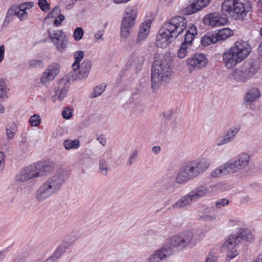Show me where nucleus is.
<instances>
[{
    "label": "nucleus",
    "instance_id": "1",
    "mask_svg": "<svg viewBox=\"0 0 262 262\" xmlns=\"http://www.w3.org/2000/svg\"><path fill=\"white\" fill-rule=\"evenodd\" d=\"M187 23L186 18L182 16H175L165 23L157 35L155 42L156 46L166 48L186 29Z\"/></svg>",
    "mask_w": 262,
    "mask_h": 262
},
{
    "label": "nucleus",
    "instance_id": "2",
    "mask_svg": "<svg viewBox=\"0 0 262 262\" xmlns=\"http://www.w3.org/2000/svg\"><path fill=\"white\" fill-rule=\"evenodd\" d=\"M194 234L191 231L180 232L172 236L170 242L165 244L163 247L157 250L149 257V262L159 261L164 258L172 254L174 248L183 249L188 245H194Z\"/></svg>",
    "mask_w": 262,
    "mask_h": 262
},
{
    "label": "nucleus",
    "instance_id": "3",
    "mask_svg": "<svg viewBox=\"0 0 262 262\" xmlns=\"http://www.w3.org/2000/svg\"><path fill=\"white\" fill-rule=\"evenodd\" d=\"M210 165L209 160L206 158L190 161L180 168L176 181L178 184H185L205 172Z\"/></svg>",
    "mask_w": 262,
    "mask_h": 262
},
{
    "label": "nucleus",
    "instance_id": "4",
    "mask_svg": "<svg viewBox=\"0 0 262 262\" xmlns=\"http://www.w3.org/2000/svg\"><path fill=\"white\" fill-rule=\"evenodd\" d=\"M210 165L209 160L206 158L190 161L180 168L176 181L178 184H185L205 172Z\"/></svg>",
    "mask_w": 262,
    "mask_h": 262
},
{
    "label": "nucleus",
    "instance_id": "5",
    "mask_svg": "<svg viewBox=\"0 0 262 262\" xmlns=\"http://www.w3.org/2000/svg\"><path fill=\"white\" fill-rule=\"evenodd\" d=\"M68 179L66 172H60L50 178L42 184L37 190L35 198L38 201H43L57 193Z\"/></svg>",
    "mask_w": 262,
    "mask_h": 262
},
{
    "label": "nucleus",
    "instance_id": "6",
    "mask_svg": "<svg viewBox=\"0 0 262 262\" xmlns=\"http://www.w3.org/2000/svg\"><path fill=\"white\" fill-rule=\"evenodd\" d=\"M55 164L52 162H40L25 168L15 176L18 182L28 181L31 179L47 176L54 169Z\"/></svg>",
    "mask_w": 262,
    "mask_h": 262
},
{
    "label": "nucleus",
    "instance_id": "7",
    "mask_svg": "<svg viewBox=\"0 0 262 262\" xmlns=\"http://www.w3.org/2000/svg\"><path fill=\"white\" fill-rule=\"evenodd\" d=\"M252 10L249 0H225L222 5V13H225L236 20H243Z\"/></svg>",
    "mask_w": 262,
    "mask_h": 262
},
{
    "label": "nucleus",
    "instance_id": "8",
    "mask_svg": "<svg viewBox=\"0 0 262 262\" xmlns=\"http://www.w3.org/2000/svg\"><path fill=\"white\" fill-rule=\"evenodd\" d=\"M171 70L166 60H155L152 67L151 82L154 90L163 82L167 83L171 79Z\"/></svg>",
    "mask_w": 262,
    "mask_h": 262
},
{
    "label": "nucleus",
    "instance_id": "9",
    "mask_svg": "<svg viewBox=\"0 0 262 262\" xmlns=\"http://www.w3.org/2000/svg\"><path fill=\"white\" fill-rule=\"evenodd\" d=\"M210 192L209 188L207 186L200 185L173 203L172 205V208L179 209L189 206L193 202L206 196Z\"/></svg>",
    "mask_w": 262,
    "mask_h": 262
},
{
    "label": "nucleus",
    "instance_id": "10",
    "mask_svg": "<svg viewBox=\"0 0 262 262\" xmlns=\"http://www.w3.org/2000/svg\"><path fill=\"white\" fill-rule=\"evenodd\" d=\"M250 161V155L246 152H241L233 161L226 162L227 169L231 173H236L247 167Z\"/></svg>",
    "mask_w": 262,
    "mask_h": 262
},
{
    "label": "nucleus",
    "instance_id": "11",
    "mask_svg": "<svg viewBox=\"0 0 262 262\" xmlns=\"http://www.w3.org/2000/svg\"><path fill=\"white\" fill-rule=\"evenodd\" d=\"M125 13L121 24L120 35L121 37L126 38L129 36L131 28L135 25L137 12L134 9L128 8L126 9Z\"/></svg>",
    "mask_w": 262,
    "mask_h": 262
},
{
    "label": "nucleus",
    "instance_id": "12",
    "mask_svg": "<svg viewBox=\"0 0 262 262\" xmlns=\"http://www.w3.org/2000/svg\"><path fill=\"white\" fill-rule=\"evenodd\" d=\"M243 240L251 242L253 240V236L248 229H241L237 234H231L224 243V246L229 248L236 246Z\"/></svg>",
    "mask_w": 262,
    "mask_h": 262
},
{
    "label": "nucleus",
    "instance_id": "13",
    "mask_svg": "<svg viewBox=\"0 0 262 262\" xmlns=\"http://www.w3.org/2000/svg\"><path fill=\"white\" fill-rule=\"evenodd\" d=\"M49 37L59 52H63L67 47L68 40L64 32L61 30H48Z\"/></svg>",
    "mask_w": 262,
    "mask_h": 262
},
{
    "label": "nucleus",
    "instance_id": "14",
    "mask_svg": "<svg viewBox=\"0 0 262 262\" xmlns=\"http://www.w3.org/2000/svg\"><path fill=\"white\" fill-rule=\"evenodd\" d=\"M228 21V16L225 13L221 14L220 12L208 14L205 16L203 22L206 26L217 27L223 26Z\"/></svg>",
    "mask_w": 262,
    "mask_h": 262
},
{
    "label": "nucleus",
    "instance_id": "15",
    "mask_svg": "<svg viewBox=\"0 0 262 262\" xmlns=\"http://www.w3.org/2000/svg\"><path fill=\"white\" fill-rule=\"evenodd\" d=\"M242 128V124L236 123L231 126L225 132V134L219 138L216 141V145L221 146L233 142Z\"/></svg>",
    "mask_w": 262,
    "mask_h": 262
},
{
    "label": "nucleus",
    "instance_id": "16",
    "mask_svg": "<svg viewBox=\"0 0 262 262\" xmlns=\"http://www.w3.org/2000/svg\"><path fill=\"white\" fill-rule=\"evenodd\" d=\"M260 96V92L258 88L253 87L250 89L244 96L243 104L251 110H255L256 106L254 102Z\"/></svg>",
    "mask_w": 262,
    "mask_h": 262
},
{
    "label": "nucleus",
    "instance_id": "17",
    "mask_svg": "<svg viewBox=\"0 0 262 262\" xmlns=\"http://www.w3.org/2000/svg\"><path fill=\"white\" fill-rule=\"evenodd\" d=\"M232 48L236 52L239 59H241L243 61L251 53V48L250 44L248 41L242 40H237L234 47Z\"/></svg>",
    "mask_w": 262,
    "mask_h": 262
},
{
    "label": "nucleus",
    "instance_id": "18",
    "mask_svg": "<svg viewBox=\"0 0 262 262\" xmlns=\"http://www.w3.org/2000/svg\"><path fill=\"white\" fill-rule=\"evenodd\" d=\"M236 52L231 47L226 50L223 55V60L228 69H232L242 60L238 58Z\"/></svg>",
    "mask_w": 262,
    "mask_h": 262
},
{
    "label": "nucleus",
    "instance_id": "19",
    "mask_svg": "<svg viewBox=\"0 0 262 262\" xmlns=\"http://www.w3.org/2000/svg\"><path fill=\"white\" fill-rule=\"evenodd\" d=\"M208 62L206 55L197 53L187 60V63L190 68L199 70L205 67Z\"/></svg>",
    "mask_w": 262,
    "mask_h": 262
},
{
    "label": "nucleus",
    "instance_id": "20",
    "mask_svg": "<svg viewBox=\"0 0 262 262\" xmlns=\"http://www.w3.org/2000/svg\"><path fill=\"white\" fill-rule=\"evenodd\" d=\"M241 68L249 79L257 73L258 69L256 62L253 60L246 61Z\"/></svg>",
    "mask_w": 262,
    "mask_h": 262
},
{
    "label": "nucleus",
    "instance_id": "21",
    "mask_svg": "<svg viewBox=\"0 0 262 262\" xmlns=\"http://www.w3.org/2000/svg\"><path fill=\"white\" fill-rule=\"evenodd\" d=\"M204 1L193 0L191 4L186 9V13L188 15L193 14L200 11L203 8L207 6Z\"/></svg>",
    "mask_w": 262,
    "mask_h": 262
},
{
    "label": "nucleus",
    "instance_id": "22",
    "mask_svg": "<svg viewBox=\"0 0 262 262\" xmlns=\"http://www.w3.org/2000/svg\"><path fill=\"white\" fill-rule=\"evenodd\" d=\"M91 67L92 63L90 60H84L81 64L79 63V68L77 69L79 70L78 77L80 79L87 77Z\"/></svg>",
    "mask_w": 262,
    "mask_h": 262
},
{
    "label": "nucleus",
    "instance_id": "23",
    "mask_svg": "<svg viewBox=\"0 0 262 262\" xmlns=\"http://www.w3.org/2000/svg\"><path fill=\"white\" fill-rule=\"evenodd\" d=\"M69 90V86L66 83L64 80H61L59 82V85L54 89V92L58 95L57 99L59 101H62L67 95Z\"/></svg>",
    "mask_w": 262,
    "mask_h": 262
},
{
    "label": "nucleus",
    "instance_id": "24",
    "mask_svg": "<svg viewBox=\"0 0 262 262\" xmlns=\"http://www.w3.org/2000/svg\"><path fill=\"white\" fill-rule=\"evenodd\" d=\"M150 27V24L148 22L145 21L142 24L140 27V31L138 32V39L136 41L137 44L141 45V41L147 37Z\"/></svg>",
    "mask_w": 262,
    "mask_h": 262
},
{
    "label": "nucleus",
    "instance_id": "25",
    "mask_svg": "<svg viewBox=\"0 0 262 262\" xmlns=\"http://www.w3.org/2000/svg\"><path fill=\"white\" fill-rule=\"evenodd\" d=\"M144 62V57L136 54H133L129 56L127 64L129 66H134L136 69L140 70Z\"/></svg>",
    "mask_w": 262,
    "mask_h": 262
},
{
    "label": "nucleus",
    "instance_id": "26",
    "mask_svg": "<svg viewBox=\"0 0 262 262\" xmlns=\"http://www.w3.org/2000/svg\"><path fill=\"white\" fill-rule=\"evenodd\" d=\"M70 245V244L67 242H63L54 252L53 255L50 257V258L47 259L44 262H53L56 259H58L63 253L66 251L67 248Z\"/></svg>",
    "mask_w": 262,
    "mask_h": 262
},
{
    "label": "nucleus",
    "instance_id": "27",
    "mask_svg": "<svg viewBox=\"0 0 262 262\" xmlns=\"http://www.w3.org/2000/svg\"><path fill=\"white\" fill-rule=\"evenodd\" d=\"M196 35V27L194 25H192L186 30L184 40L182 43L188 46L191 45L195 36Z\"/></svg>",
    "mask_w": 262,
    "mask_h": 262
},
{
    "label": "nucleus",
    "instance_id": "28",
    "mask_svg": "<svg viewBox=\"0 0 262 262\" xmlns=\"http://www.w3.org/2000/svg\"><path fill=\"white\" fill-rule=\"evenodd\" d=\"M217 41L224 40L233 34L232 31L229 28H224L214 32Z\"/></svg>",
    "mask_w": 262,
    "mask_h": 262
},
{
    "label": "nucleus",
    "instance_id": "29",
    "mask_svg": "<svg viewBox=\"0 0 262 262\" xmlns=\"http://www.w3.org/2000/svg\"><path fill=\"white\" fill-rule=\"evenodd\" d=\"M227 163H225L223 165L220 166L219 167L214 169L210 173L212 178H216L221 177L222 176L231 174L229 170L227 169Z\"/></svg>",
    "mask_w": 262,
    "mask_h": 262
},
{
    "label": "nucleus",
    "instance_id": "30",
    "mask_svg": "<svg viewBox=\"0 0 262 262\" xmlns=\"http://www.w3.org/2000/svg\"><path fill=\"white\" fill-rule=\"evenodd\" d=\"M34 4L33 2H29L21 3L18 5H13L9 8V12L11 13H12V12H15L17 10L26 11L27 10L32 8L34 6Z\"/></svg>",
    "mask_w": 262,
    "mask_h": 262
},
{
    "label": "nucleus",
    "instance_id": "31",
    "mask_svg": "<svg viewBox=\"0 0 262 262\" xmlns=\"http://www.w3.org/2000/svg\"><path fill=\"white\" fill-rule=\"evenodd\" d=\"M233 77L235 80L239 82H244L249 79L242 68L234 71Z\"/></svg>",
    "mask_w": 262,
    "mask_h": 262
},
{
    "label": "nucleus",
    "instance_id": "32",
    "mask_svg": "<svg viewBox=\"0 0 262 262\" xmlns=\"http://www.w3.org/2000/svg\"><path fill=\"white\" fill-rule=\"evenodd\" d=\"M214 33H208L205 34L201 39V42L203 46H207L217 41Z\"/></svg>",
    "mask_w": 262,
    "mask_h": 262
},
{
    "label": "nucleus",
    "instance_id": "33",
    "mask_svg": "<svg viewBox=\"0 0 262 262\" xmlns=\"http://www.w3.org/2000/svg\"><path fill=\"white\" fill-rule=\"evenodd\" d=\"M63 145L67 150H70L71 149L78 148L80 144L79 140L76 139L72 140L70 139H67L64 141Z\"/></svg>",
    "mask_w": 262,
    "mask_h": 262
},
{
    "label": "nucleus",
    "instance_id": "34",
    "mask_svg": "<svg viewBox=\"0 0 262 262\" xmlns=\"http://www.w3.org/2000/svg\"><path fill=\"white\" fill-rule=\"evenodd\" d=\"M13 13H10L9 9L8 10L7 14L6 19H9V17L11 16L16 15L20 20H26L28 16V13L25 11L18 10H16Z\"/></svg>",
    "mask_w": 262,
    "mask_h": 262
},
{
    "label": "nucleus",
    "instance_id": "35",
    "mask_svg": "<svg viewBox=\"0 0 262 262\" xmlns=\"http://www.w3.org/2000/svg\"><path fill=\"white\" fill-rule=\"evenodd\" d=\"M109 167L108 162L104 159H101L99 163V171L103 176L107 175Z\"/></svg>",
    "mask_w": 262,
    "mask_h": 262
},
{
    "label": "nucleus",
    "instance_id": "36",
    "mask_svg": "<svg viewBox=\"0 0 262 262\" xmlns=\"http://www.w3.org/2000/svg\"><path fill=\"white\" fill-rule=\"evenodd\" d=\"M75 60L72 64V68L74 71H76L79 68V63L81 60L83 58L84 53L82 51H78L74 55Z\"/></svg>",
    "mask_w": 262,
    "mask_h": 262
},
{
    "label": "nucleus",
    "instance_id": "37",
    "mask_svg": "<svg viewBox=\"0 0 262 262\" xmlns=\"http://www.w3.org/2000/svg\"><path fill=\"white\" fill-rule=\"evenodd\" d=\"M138 151L136 149L134 150L129 155L127 161V165L130 166L135 163L138 159Z\"/></svg>",
    "mask_w": 262,
    "mask_h": 262
},
{
    "label": "nucleus",
    "instance_id": "38",
    "mask_svg": "<svg viewBox=\"0 0 262 262\" xmlns=\"http://www.w3.org/2000/svg\"><path fill=\"white\" fill-rule=\"evenodd\" d=\"M106 87V85H100L96 86L94 89L93 93L91 94V97L94 98L101 95L105 91Z\"/></svg>",
    "mask_w": 262,
    "mask_h": 262
},
{
    "label": "nucleus",
    "instance_id": "39",
    "mask_svg": "<svg viewBox=\"0 0 262 262\" xmlns=\"http://www.w3.org/2000/svg\"><path fill=\"white\" fill-rule=\"evenodd\" d=\"M173 183V182L171 178L168 177L165 178L163 182V184L160 191L162 192L163 190L170 189L172 187Z\"/></svg>",
    "mask_w": 262,
    "mask_h": 262
},
{
    "label": "nucleus",
    "instance_id": "40",
    "mask_svg": "<svg viewBox=\"0 0 262 262\" xmlns=\"http://www.w3.org/2000/svg\"><path fill=\"white\" fill-rule=\"evenodd\" d=\"M29 123L32 126H38L41 122L40 116L37 114H34L29 119Z\"/></svg>",
    "mask_w": 262,
    "mask_h": 262
},
{
    "label": "nucleus",
    "instance_id": "41",
    "mask_svg": "<svg viewBox=\"0 0 262 262\" xmlns=\"http://www.w3.org/2000/svg\"><path fill=\"white\" fill-rule=\"evenodd\" d=\"M46 71L48 72L50 75H51L52 76L55 78L59 73L58 65L55 64H51Z\"/></svg>",
    "mask_w": 262,
    "mask_h": 262
},
{
    "label": "nucleus",
    "instance_id": "42",
    "mask_svg": "<svg viewBox=\"0 0 262 262\" xmlns=\"http://www.w3.org/2000/svg\"><path fill=\"white\" fill-rule=\"evenodd\" d=\"M216 215L213 212L205 213L200 216V218L205 221H212L215 220Z\"/></svg>",
    "mask_w": 262,
    "mask_h": 262
},
{
    "label": "nucleus",
    "instance_id": "43",
    "mask_svg": "<svg viewBox=\"0 0 262 262\" xmlns=\"http://www.w3.org/2000/svg\"><path fill=\"white\" fill-rule=\"evenodd\" d=\"M188 47V45L182 43L181 47L178 52V55L180 58H183L186 56L187 53Z\"/></svg>",
    "mask_w": 262,
    "mask_h": 262
},
{
    "label": "nucleus",
    "instance_id": "44",
    "mask_svg": "<svg viewBox=\"0 0 262 262\" xmlns=\"http://www.w3.org/2000/svg\"><path fill=\"white\" fill-rule=\"evenodd\" d=\"M38 6L40 9L45 12H47L50 10V4L46 0H39L38 2Z\"/></svg>",
    "mask_w": 262,
    "mask_h": 262
},
{
    "label": "nucleus",
    "instance_id": "45",
    "mask_svg": "<svg viewBox=\"0 0 262 262\" xmlns=\"http://www.w3.org/2000/svg\"><path fill=\"white\" fill-rule=\"evenodd\" d=\"M16 132V125L14 123L11 124L9 128L6 129V133L8 138L10 139H12Z\"/></svg>",
    "mask_w": 262,
    "mask_h": 262
},
{
    "label": "nucleus",
    "instance_id": "46",
    "mask_svg": "<svg viewBox=\"0 0 262 262\" xmlns=\"http://www.w3.org/2000/svg\"><path fill=\"white\" fill-rule=\"evenodd\" d=\"M54 78L51 76L48 72L45 71L42 75L40 78V82L42 83L46 84L47 82L53 80Z\"/></svg>",
    "mask_w": 262,
    "mask_h": 262
},
{
    "label": "nucleus",
    "instance_id": "47",
    "mask_svg": "<svg viewBox=\"0 0 262 262\" xmlns=\"http://www.w3.org/2000/svg\"><path fill=\"white\" fill-rule=\"evenodd\" d=\"M74 37L76 40L81 39L83 35V31L81 27H77L74 32Z\"/></svg>",
    "mask_w": 262,
    "mask_h": 262
},
{
    "label": "nucleus",
    "instance_id": "48",
    "mask_svg": "<svg viewBox=\"0 0 262 262\" xmlns=\"http://www.w3.org/2000/svg\"><path fill=\"white\" fill-rule=\"evenodd\" d=\"M226 247L229 249L228 253H227V259H228V260H230L238 255V252H237V250L234 249L235 247H234L232 248H229L227 246H226Z\"/></svg>",
    "mask_w": 262,
    "mask_h": 262
},
{
    "label": "nucleus",
    "instance_id": "49",
    "mask_svg": "<svg viewBox=\"0 0 262 262\" xmlns=\"http://www.w3.org/2000/svg\"><path fill=\"white\" fill-rule=\"evenodd\" d=\"M60 9L58 6L55 7L53 10L49 13L48 15L49 17H55L59 14Z\"/></svg>",
    "mask_w": 262,
    "mask_h": 262
},
{
    "label": "nucleus",
    "instance_id": "50",
    "mask_svg": "<svg viewBox=\"0 0 262 262\" xmlns=\"http://www.w3.org/2000/svg\"><path fill=\"white\" fill-rule=\"evenodd\" d=\"M72 115V111L68 107H67L62 112V117L66 119H70V118H71Z\"/></svg>",
    "mask_w": 262,
    "mask_h": 262
},
{
    "label": "nucleus",
    "instance_id": "51",
    "mask_svg": "<svg viewBox=\"0 0 262 262\" xmlns=\"http://www.w3.org/2000/svg\"><path fill=\"white\" fill-rule=\"evenodd\" d=\"M229 204L228 200L222 199L215 202V205L217 208H221L222 206H225Z\"/></svg>",
    "mask_w": 262,
    "mask_h": 262
},
{
    "label": "nucleus",
    "instance_id": "52",
    "mask_svg": "<svg viewBox=\"0 0 262 262\" xmlns=\"http://www.w3.org/2000/svg\"><path fill=\"white\" fill-rule=\"evenodd\" d=\"M41 64V61L40 60L32 59L29 62V64L31 68H36L40 66Z\"/></svg>",
    "mask_w": 262,
    "mask_h": 262
},
{
    "label": "nucleus",
    "instance_id": "53",
    "mask_svg": "<svg viewBox=\"0 0 262 262\" xmlns=\"http://www.w3.org/2000/svg\"><path fill=\"white\" fill-rule=\"evenodd\" d=\"M104 33V30H98L94 35V37L96 39L103 40L102 36Z\"/></svg>",
    "mask_w": 262,
    "mask_h": 262
},
{
    "label": "nucleus",
    "instance_id": "54",
    "mask_svg": "<svg viewBox=\"0 0 262 262\" xmlns=\"http://www.w3.org/2000/svg\"><path fill=\"white\" fill-rule=\"evenodd\" d=\"M205 262H216V258L212 252H210L209 253Z\"/></svg>",
    "mask_w": 262,
    "mask_h": 262
},
{
    "label": "nucleus",
    "instance_id": "55",
    "mask_svg": "<svg viewBox=\"0 0 262 262\" xmlns=\"http://www.w3.org/2000/svg\"><path fill=\"white\" fill-rule=\"evenodd\" d=\"M173 116V112L171 111H168L163 114L164 118L166 119H170Z\"/></svg>",
    "mask_w": 262,
    "mask_h": 262
},
{
    "label": "nucleus",
    "instance_id": "56",
    "mask_svg": "<svg viewBox=\"0 0 262 262\" xmlns=\"http://www.w3.org/2000/svg\"><path fill=\"white\" fill-rule=\"evenodd\" d=\"M4 154L3 152H0V171L2 170L4 168Z\"/></svg>",
    "mask_w": 262,
    "mask_h": 262
},
{
    "label": "nucleus",
    "instance_id": "57",
    "mask_svg": "<svg viewBox=\"0 0 262 262\" xmlns=\"http://www.w3.org/2000/svg\"><path fill=\"white\" fill-rule=\"evenodd\" d=\"M5 47L4 45H0V62H1L4 58Z\"/></svg>",
    "mask_w": 262,
    "mask_h": 262
},
{
    "label": "nucleus",
    "instance_id": "58",
    "mask_svg": "<svg viewBox=\"0 0 262 262\" xmlns=\"http://www.w3.org/2000/svg\"><path fill=\"white\" fill-rule=\"evenodd\" d=\"M8 96L6 95V88L0 90V98L6 99Z\"/></svg>",
    "mask_w": 262,
    "mask_h": 262
},
{
    "label": "nucleus",
    "instance_id": "59",
    "mask_svg": "<svg viewBox=\"0 0 262 262\" xmlns=\"http://www.w3.org/2000/svg\"><path fill=\"white\" fill-rule=\"evenodd\" d=\"M151 151L156 155H158L160 152L161 147L159 146H155L152 148Z\"/></svg>",
    "mask_w": 262,
    "mask_h": 262
},
{
    "label": "nucleus",
    "instance_id": "60",
    "mask_svg": "<svg viewBox=\"0 0 262 262\" xmlns=\"http://www.w3.org/2000/svg\"><path fill=\"white\" fill-rule=\"evenodd\" d=\"M97 140L99 141L100 143L103 146H104L106 143V139L102 137H98L97 138Z\"/></svg>",
    "mask_w": 262,
    "mask_h": 262
},
{
    "label": "nucleus",
    "instance_id": "61",
    "mask_svg": "<svg viewBox=\"0 0 262 262\" xmlns=\"http://www.w3.org/2000/svg\"><path fill=\"white\" fill-rule=\"evenodd\" d=\"M6 88L5 81L3 79L0 80V90Z\"/></svg>",
    "mask_w": 262,
    "mask_h": 262
},
{
    "label": "nucleus",
    "instance_id": "62",
    "mask_svg": "<svg viewBox=\"0 0 262 262\" xmlns=\"http://www.w3.org/2000/svg\"><path fill=\"white\" fill-rule=\"evenodd\" d=\"M5 257V251L4 250L0 251V262Z\"/></svg>",
    "mask_w": 262,
    "mask_h": 262
},
{
    "label": "nucleus",
    "instance_id": "63",
    "mask_svg": "<svg viewBox=\"0 0 262 262\" xmlns=\"http://www.w3.org/2000/svg\"><path fill=\"white\" fill-rule=\"evenodd\" d=\"M258 52L260 56H262V41L260 43L258 48Z\"/></svg>",
    "mask_w": 262,
    "mask_h": 262
},
{
    "label": "nucleus",
    "instance_id": "64",
    "mask_svg": "<svg viewBox=\"0 0 262 262\" xmlns=\"http://www.w3.org/2000/svg\"><path fill=\"white\" fill-rule=\"evenodd\" d=\"M253 262H262V254H259L258 257Z\"/></svg>",
    "mask_w": 262,
    "mask_h": 262
}]
</instances>
